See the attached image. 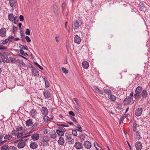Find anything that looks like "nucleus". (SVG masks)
Segmentation results:
<instances>
[{
  "instance_id": "nucleus-42",
  "label": "nucleus",
  "mask_w": 150,
  "mask_h": 150,
  "mask_svg": "<svg viewBox=\"0 0 150 150\" xmlns=\"http://www.w3.org/2000/svg\"><path fill=\"white\" fill-rule=\"evenodd\" d=\"M68 142L69 144H73L74 142V139H72L71 138H70V139L68 140Z\"/></svg>"
},
{
  "instance_id": "nucleus-7",
  "label": "nucleus",
  "mask_w": 150,
  "mask_h": 150,
  "mask_svg": "<svg viewBox=\"0 0 150 150\" xmlns=\"http://www.w3.org/2000/svg\"><path fill=\"white\" fill-rule=\"evenodd\" d=\"M6 31L4 28H2L0 29V35L2 37L6 36Z\"/></svg>"
},
{
  "instance_id": "nucleus-41",
  "label": "nucleus",
  "mask_w": 150,
  "mask_h": 150,
  "mask_svg": "<svg viewBox=\"0 0 150 150\" xmlns=\"http://www.w3.org/2000/svg\"><path fill=\"white\" fill-rule=\"evenodd\" d=\"M19 47L20 49H24L25 50H28V48L26 47H25L23 45H19Z\"/></svg>"
},
{
  "instance_id": "nucleus-35",
  "label": "nucleus",
  "mask_w": 150,
  "mask_h": 150,
  "mask_svg": "<svg viewBox=\"0 0 150 150\" xmlns=\"http://www.w3.org/2000/svg\"><path fill=\"white\" fill-rule=\"evenodd\" d=\"M104 93H106V94H108V96H109L110 94H111L112 93L111 91L110 90L107 88L104 89Z\"/></svg>"
},
{
  "instance_id": "nucleus-53",
  "label": "nucleus",
  "mask_w": 150,
  "mask_h": 150,
  "mask_svg": "<svg viewBox=\"0 0 150 150\" xmlns=\"http://www.w3.org/2000/svg\"><path fill=\"white\" fill-rule=\"evenodd\" d=\"M95 146L96 148L97 149L99 147H101L99 145L96 143L94 142L93 144Z\"/></svg>"
},
{
  "instance_id": "nucleus-37",
  "label": "nucleus",
  "mask_w": 150,
  "mask_h": 150,
  "mask_svg": "<svg viewBox=\"0 0 150 150\" xmlns=\"http://www.w3.org/2000/svg\"><path fill=\"white\" fill-rule=\"evenodd\" d=\"M10 61L12 63H15L17 62L16 59L14 57H10Z\"/></svg>"
},
{
  "instance_id": "nucleus-43",
  "label": "nucleus",
  "mask_w": 150,
  "mask_h": 150,
  "mask_svg": "<svg viewBox=\"0 0 150 150\" xmlns=\"http://www.w3.org/2000/svg\"><path fill=\"white\" fill-rule=\"evenodd\" d=\"M71 134H65V136L66 137V139L67 140H69V139H70V138H71Z\"/></svg>"
},
{
  "instance_id": "nucleus-50",
  "label": "nucleus",
  "mask_w": 150,
  "mask_h": 150,
  "mask_svg": "<svg viewBox=\"0 0 150 150\" xmlns=\"http://www.w3.org/2000/svg\"><path fill=\"white\" fill-rule=\"evenodd\" d=\"M62 71L65 74H67L68 73V70L63 67L62 68Z\"/></svg>"
},
{
  "instance_id": "nucleus-14",
  "label": "nucleus",
  "mask_w": 150,
  "mask_h": 150,
  "mask_svg": "<svg viewBox=\"0 0 150 150\" xmlns=\"http://www.w3.org/2000/svg\"><path fill=\"white\" fill-rule=\"evenodd\" d=\"M81 41L80 37L78 35H76L74 38V42L79 44Z\"/></svg>"
},
{
  "instance_id": "nucleus-63",
  "label": "nucleus",
  "mask_w": 150,
  "mask_h": 150,
  "mask_svg": "<svg viewBox=\"0 0 150 150\" xmlns=\"http://www.w3.org/2000/svg\"><path fill=\"white\" fill-rule=\"evenodd\" d=\"M125 116H122L121 117L120 119V122H122L123 120H124V118H125Z\"/></svg>"
},
{
  "instance_id": "nucleus-47",
  "label": "nucleus",
  "mask_w": 150,
  "mask_h": 150,
  "mask_svg": "<svg viewBox=\"0 0 150 150\" xmlns=\"http://www.w3.org/2000/svg\"><path fill=\"white\" fill-rule=\"evenodd\" d=\"M34 63L41 70H43V67L40 65L37 62H34Z\"/></svg>"
},
{
  "instance_id": "nucleus-61",
  "label": "nucleus",
  "mask_w": 150,
  "mask_h": 150,
  "mask_svg": "<svg viewBox=\"0 0 150 150\" xmlns=\"http://www.w3.org/2000/svg\"><path fill=\"white\" fill-rule=\"evenodd\" d=\"M8 41V39H6L4 40L3 41L2 43L3 44H5L7 43Z\"/></svg>"
},
{
  "instance_id": "nucleus-25",
  "label": "nucleus",
  "mask_w": 150,
  "mask_h": 150,
  "mask_svg": "<svg viewBox=\"0 0 150 150\" xmlns=\"http://www.w3.org/2000/svg\"><path fill=\"white\" fill-rule=\"evenodd\" d=\"M83 67L85 69H87L89 67L88 63L87 61H84L82 63Z\"/></svg>"
},
{
  "instance_id": "nucleus-34",
  "label": "nucleus",
  "mask_w": 150,
  "mask_h": 150,
  "mask_svg": "<svg viewBox=\"0 0 150 150\" xmlns=\"http://www.w3.org/2000/svg\"><path fill=\"white\" fill-rule=\"evenodd\" d=\"M79 137L81 140V141L82 142L85 139V136L83 134H81L79 136Z\"/></svg>"
},
{
  "instance_id": "nucleus-49",
  "label": "nucleus",
  "mask_w": 150,
  "mask_h": 150,
  "mask_svg": "<svg viewBox=\"0 0 150 150\" xmlns=\"http://www.w3.org/2000/svg\"><path fill=\"white\" fill-rule=\"evenodd\" d=\"M69 118L71 120H72L73 121H74V122H75V123H77V121H76V118L75 117L70 116L69 117Z\"/></svg>"
},
{
  "instance_id": "nucleus-57",
  "label": "nucleus",
  "mask_w": 150,
  "mask_h": 150,
  "mask_svg": "<svg viewBox=\"0 0 150 150\" xmlns=\"http://www.w3.org/2000/svg\"><path fill=\"white\" fill-rule=\"evenodd\" d=\"M69 115L72 116H74L75 115V114L74 113V112H73L72 111H69Z\"/></svg>"
},
{
  "instance_id": "nucleus-26",
  "label": "nucleus",
  "mask_w": 150,
  "mask_h": 150,
  "mask_svg": "<svg viewBox=\"0 0 150 150\" xmlns=\"http://www.w3.org/2000/svg\"><path fill=\"white\" fill-rule=\"evenodd\" d=\"M33 125V122L31 119L27 120L26 122V125L27 126H30Z\"/></svg>"
},
{
  "instance_id": "nucleus-24",
  "label": "nucleus",
  "mask_w": 150,
  "mask_h": 150,
  "mask_svg": "<svg viewBox=\"0 0 150 150\" xmlns=\"http://www.w3.org/2000/svg\"><path fill=\"white\" fill-rule=\"evenodd\" d=\"M142 96L143 98H146L147 96V93L146 90H143L142 92Z\"/></svg>"
},
{
  "instance_id": "nucleus-20",
  "label": "nucleus",
  "mask_w": 150,
  "mask_h": 150,
  "mask_svg": "<svg viewBox=\"0 0 150 150\" xmlns=\"http://www.w3.org/2000/svg\"><path fill=\"white\" fill-rule=\"evenodd\" d=\"M50 137L52 139H55L57 136L56 132L54 131H51L50 133Z\"/></svg>"
},
{
  "instance_id": "nucleus-16",
  "label": "nucleus",
  "mask_w": 150,
  "mask_h": 150,
  "mask_svg": "<svg viewBox=\"0 0 150 150\" xmlns=\"http://www.w3.org/2000/svg\"><path fill=\"white\" fill-rule=\"evenodd\" d=\"M93 88L96 92L99 93L102 95L103 94V91L100 90L98 87L96 86H93Z\"/></svg>"
},
{
  "instance_id": "nucleus-1",
  "label": "nucleus",
  "mask_w": 150,
  "mask_h": 150,
  "mask_svg": "<svg viewBox=\"0 0 150 150\" xmlns=\"http://www.w3.org/2000/svg\"><path fill=\"white\" fill-rule=\"evenodd\" d=\"M83 24V21L79 20L74 21L72 27L74 30L78 29L79 27L81 26Z\"/></svg>"
},
{
  "instance_id": "nucleus-29",
  "label": "nucleus",
  "mask_w": 150,
  "mask_h": 150,
  "mask_svg": "<svg viewBox=\"0 0 150 150\" xmlns=\"http://www.w3.org/2000/svg\"><path fill=\"white\" fill-rule=\"evenodd\" d=\"M14 16L13 13H9L8 15V19L11 21H13L14 20Z\"/></svg>"
},
{
  "instance_id": "nucleus-3",
  "label": "nucleus",
  "mask_w": 150,
  "mask_h": 150,
  "mask_svg": "<svg viewBox=\"0 0 150 150\" xmlns=\"http://www.w3.org/2000/svg\"><path fill=\"white\" fill-rule=\"evenodd\" d=\"M64 130L62 127H58L56 130V132L58 135L60 137L63 136L64 134Z\"/></svg>"
},
{
  "instance_id": "nucleus-33",
  "label": "nucleus",
  "mask_w": 150,
  "mask_h": 150,
  "mask_svg": "<svg viewBox=\"0 0 150 150\" xmlns=\"http://www.w3.org/2000/svg\"><path fill=\"white\" fill-rule=\"evenodd\" d=\"M109 98L112 101L114 102L116 99V97L113 95H110Z\"/></svg>"
},
{
  "instance_id": "nucleus-56",
  "label": "nucleus",
  "mask_w": 150,
  "mask_h": 150,
  "mask_svg": "<svg viewBox=\"0 0 150 150\" xmlns=\"http://www.w3.org/2000/svg\"><path fill=\"white\" fill-rule=\"evenodd\" d=\"M38 125V123L37 122H35V123L32 126V129H34V128L36 127Z\"/></svg>"
},
{
  "instance_id": "nucleus-59",
  "label": "nucleus",
  "mask_w": 150,
  "mask_h": 150,
  "mask_svg": "<svg viewBox=\"0 0 150 150\" xmlns=\"http://www.w3.org/2000/svg\"><path fill=\"white\" fill-rule=\"evenodd\" d=\"M21 38H24L25 37L24 33L22 31V30H21Z\"/></svg>"
},
{
  "instance_id": "nucleus-19",
  "label": "nucleus",
  "mask_w": 150,
  "mask_h": 150,
  "mask_svg": "<svg viewBox=\"0 0 150 150\" xmlns=\"http://www.w3.org/2000/svg\"><path fill=\"white\" fill-rule=\"evenodd\" d=\"M26 146V143L25 142H19L17 145V147L19 149L23 148Z\"/></svg>"
},
{
  "instance_id": "nucleus-27",
  "label": "nucleus",
  "mask_w": 150,
  "mask_h": 150,
  "mask_svg": "<svg viewBox=\"0 0 150 150\" xmlns=\"http://www.w3.org/2000/svg\"><path fill=\"white\" fill-rule=\"evenodd\" d=\"M9 147L8 145L7 144H4L0 147L1 150H7L8 149Z\"/></svg>"
},
{
  "instance_id": "nucleus-8",
  "label": "nucleus",
  "mask_w": 150,
  "mask_h": 150,
  "mask_svg": "<svg viewBox=\"0 0 150 150\" xmlns=\"http://www.w3.org/2000/svg\"><path fill=\"white\" fill-rule=\"evenodd\" d=\"M83 145L87 149H89L91 147V143L88 141H85L84 142Z\"/></svg>"
},
{
  "instance_id": "nucleus-18",
  "label": "nucleus",
  "mask_w": 150,
  "mask_h": 150,
  "mask_svg": "<svg viewBox=\"0 0 150 150\" xmlns=\"http://www.w3.org/2000/svg\"><path fill=\"white\" fill-rule=\"evenodd\" d=\"M41 112L42 114L45 115H47L48 112V109L45 107H42Z\"/></svg>"
},
{
  "instance_id": "nucleus-23",
  "label": "nucleus",
  "mask_w": 150,
  "mask_h": 150,
  "mask_svg": "<svg viewBox=\"0 0 150 150\" xmlns=\"http://www.w3.org/2000/svg\"><path fill=\"white\" fill-rule=\"evenodd\" d=\"M64 139L61 137L59 138V139L57 141L59 144L60 145H63L64 143Z\"/></svg>"
},
{
  "instance_id": "nucleus-45",
  "label": "nucleus",
  "mask_w": 150,
  "mask_h": 150,
  "mask_svg": "<svg viewBox=\"0 0 150 150\" xmlns=\"http://www.w3.org/2000/svg\"><path fill=\"white\" fill-rule=\"evenodd\" d=\"M23 135V132H18L17 134V137L18 138H20L22 137Z\"/></svg>"
},
{
  "instance_id": "nucleus-11",
  "label": "nucleus",
  "mask_w": 150,
  "mask_h": 150,
  "mask_svg": "<svg viewBox=\"0 0 150 150\" xmlns=\"http://www.w3.org/2000/svg\"><path fill=\"white\" fill-rule=\"evenodd\" d=\"M135 147L137 150H141L142 147L141 143L139 142H137L135 144Z\"/></svg>"
},
{
  "instance_id": "nucleus-44",
  "label": "nucleus",
  "mask_w": 150,
  "mask_h": 150,
  "mask_svg": "<svg viewBox=\"0 0 150 150\" xmlns=\"http://www.w3.org/2000/svg\"><path fill=\"white\" fill-rule=\"evenodd\" d=\"M13 21V23L14 24H17V22L19 21V20L17 18V16L14 17Z\"/></svg>"
},
{
  "instance_id": "nucleus-58",
  "label": "nucleus",
  "mask_w": 150,
  "mask_h": 150,
  "mask_svg": "<svg viewBox=\"0 0 150 150\" xmlns=\"http://www.w3.org/2000/svg\"><path fill=\"white\" fill-rule=\"evenodd\" d=\"M76 127L78 129H76L78 131H79L81 132H82V130H81V129H82V128L81 127L77 126Z\"/></svg>"
},
{
  "instance_id": "nucleus-39",
  "label": "nucleus",
  "mask_w": 150,
  "mask_h": 150,
  "mask_svg": "<svg viewBox=\"0 0 150 150\" xmlns=\"http://www.w3.org/2000/svg\"><path fill=\"white\" fill-rule=\"evenodd\" d=\"M8 150H18L16 147L13 146H10Z\"/></svg>"
},
{
  "instance_id": "nucleus-6",
  "label": "nucleus",
  "mask_w": 150,
  "mask_h": 150,
  "mask_svg": "<svg viewBox=\"0 0 150 150\" xmlns=\"http://www.w3.org/2000/svg\"><path fill=\"white\" fill-rule=\"evenodd\" d=\"M53 9L54 13L56 15H59L58 12V7L56 2H54L53 5Z\"/></svg>"
},
{
  "instance_id": "nucleus-15",
  "label": "nucleus",
  "mask_w": 150,
  "mask_h": 150,
  "mask_svg": "<svg viewBox=\"0 0 150 150\" xmlns=\"http://www.w3.org/2000/svg\"><path fill=\"white\" fill-rule=\"evenodd\" d=\"M39 134L35 133L33 134L31 136V138L34 141L38 140L39 138Z\"/></svg>"
},
{
  "instance_id": "nucleus-64",
  "label": "nucleus",
  "mask_w": 150,
  "mask_h": 150,
  "mask_svg": "<svg viewBox=\"0 0 150 150\" xmlns=\"http://www.w3.org/2000/svg\"><path fill=\"white\" fill-rule=\"evenodd\" d=\"M17 27H16L14 26H13V32H14L16 31L17 30Z\"/></svg>"
},
{
  "instance_id": "nucleus-21",
  "label": "nucleus",
  "mask_w": 150,
  "mask_h": 150,
  "mask_svg": "<svg viewBox=\"0 0 150 150\" xmlns=\"http://www.w3.org/2000/svg\"><path fill=\"white\" fill-rule=\"evenodd\" d=\"M66 47L67 50V53L69 52V50L71 49V45L68 40L66 41Z\"/></svg>"
},
{
  "instance_id": "nucleus-36",
  "label": "nucleus",
  "mask_w": 150,
  "mask_h": 150,
  "mask_svg": "<svg viewBox=\"0 0 150 150\" xmlns=\"http://www.w3.org/2000/svg\"><path fill=\"white\" fill-rule=\"evenodd\" d=\"M136 135L138 140L142 138L140 136V132L139 131L137 132L136 133Z\"/></svg>"
},
{
  "instance_id": "nucleus-38",
  "label": "nucleus",
  "mask_w": 150,
  "mask_h": 150,
  "mask_svg": "<svg viewBox=\"0 0 150 150\" xmlns=\"http://www.w3.org/2000/svg\"><path fill=\"white\" fill-rule=\"evenodd\" d=\"M18 132V130L14 129L11 132V134L13 135H14L17 136Z\"/></svg>"
},
{
  "instance_id": "nucleus-4",
  "label": "nucleus",
  "mask_w": 150,
  "mask_h": 150,
  "mask_svg": "<svg viewBox=\"0 0 150 150\" xmlns=\"http://www.w3.org/2000/svg\"><path fill=\"white\" fill-rule=\"evenodd\" d=\"M0 58L2 62L4 63L10 62V60L8 59V57L6 55L2 54L1 55Z\"/></svg>"
},
{
  "instance_id": "nucleus-17",
  "label": "nucleus",
  "mask_w": 150,
  "mask_h": 150,
  "mask_svg": "<svg viewBox=\"0 0 150 150\" xmlns=\"http://www.w3.org/2000/svg\"><path fill=\"white\" fill-rule=\"evenodd\" d=\"M30 146L32 149H35L38 147V145L36 142H33L30 143Z\"/></svg>"
},
{
  "instance_id": "nucleus-48",
  "label": "nucleus",
  "mask_w": 150,
  "mask_h": 150,
  "mask_svg": "<svg viewBox=\"0 0 150 150\" xmlns=\"http://www.w3.org/2000/svg\"><path fill=\"white\" fill-rule=\"evenodd\" d=\"M7 39L8 40V41L12 42V40H13L14 37L12 36H9L7 38Z\"/></svg>"
},
{
  "instance_id": "nucleus-46",
  "label": "nucleus",
  "mask_w": 150,
  "mask_h": 150,
  "mask_svg": "<svg viewBox=\"0 0 150 150\" xmlns=\"http://www.w3.org/2000/svg\"><path fill=\"white\" fill-rule=\"evenodd\" d=\"M44 82L45 83V86L46 87L48 88L49 86V83L47 80H45V78H43Z\"/></svg>"
},
{
  "instance_id": "nucleus-62",
  "label": "nucleus",
  "mask_w": 150,
  "mask_h": 150,
  "mask_svg": "<svg viewBox=\"0 0 150 150\" xmlns=\"http://www.w3.org/2000/svg\"><path fill=\"white\" fill-rule=\"evenodd\" d=\"M22 129L23 128L22 127H20L19 126H18V128L16 130H18V132H19V131H21L22 130Z\"/></svg>"
},
{
  "instance_id": "nucleus-32",
  "label": "nucleus",
  "mask_w": 150,
  "mask_h": 150,
  "mask_svg": "<svg viewBox=\"0 0 150 150\" xmlns=\"http://www.w3.org/2000/svg\"><path fill=\"white\" fill-rule=\"evenodd\" d=\"M31 115L33 117L35 116L36 114V111L35 109H32L30 112Z\"/></svg>"
},
{
  "instance_id": "nucleus-40",
  "label": "nucleus",
  "mask_w": 150,
  "mask_h": 150,
  "mask_svg": "<svg viewBox=\"0 0 150 150\" xmlns=\"http://www.w3.org/2000/svg\"><path fill=\"white\" fill-rule=\"evenodd\" d=\"M49 117L47 115H45L44 116L43 120L45 122H47L48 121H49Z\"/></svg>"
},
{
  "instance_id": "nucleus-31",
  "label": "nucleus",
  "mask_w": 150,
  "mask_h": 150,
  "mask_svg": "<svg viewBox=\"0 0 150 150\" xmlns=\"http://www.w3.org/2000/svg\"><path fill=\"white\" fill-rule=\"evenodd\" d=\"M49 140L45 138H43L41 144H43L44 146L46 145L49 142Z\"/></svg>"
},
{
  "instance_id": "nucleus-51",
  "label": "nucleus",
  "mask_w": 150,
  "mask_h": 150,
  "mask_svg": "<svg viewBox=\"0 0 150 150\" xmlns=\"http://www.w3.org/2000/svg\"><path fill=\"white\" fill-rule=\"evenodd\" d=\"M72 133L74 136H76L77 135V133L76 131L75 130H72Z\"/></svg>"
},
{
  "instance_id": "nucleus-5",
  "label": "nucleus",
  "mask_w": 150,
  "mask_h": 150,
  "mask_svg": "<svg viewBox=\"0 0 150 150\" xmlns=\"http://www.w3.org/2000/svg\"><path fill=\"white\" fill-rule=\"evenodd\" d=\"M143 109L141 108H139L136 109L135 111V115L137 117L140 116L143 112Z\"/></svg>"
},
{
  "instance_id": "nucleus-9",
  "label": "nucleus",
  "mask_w": 150,
  "mask_h": 150,
  "mask_svg": "<svg viewBox=\"0 0 150 150\" xmlns=\"http://www.w3.org/2000/svg\"><path fill=\"white\" fill-rule=\"evenodd\" d=\"M132 98L131 97H128L125 98L123 101V103L125 105H128L131 102Z\"/></svg>"
},
{
  "instance_id": "nucleus-55",
  "label": "nucleus",
  "mask_w": 150,
  "mask_h": 150,
  "mask_svg": "<svg viewBox=\"0 0 150 150\" xmlns=\"http://www.w3.org/2000/svg\"><path fill=\"white\" fill-rule=\"evenodd\" d=\"M25 33L26 35H29L30 34V30L29 29H27Z\"/></svg>"
},
{
  "instance_id": "nucleus-60",
  "label": "nucleus",
  "mask_w": 150,
  "mask_h": 150,
  "mask_svg": "<svg viewBox=\"0 0 150 150\" xmlns=\"http://www.w3.org/2000/svg\"><path fill=\"white\" fill-rule=\"evenodd\" d=\"M24 17L22 15H20L19 16V19L21 21H23L24 20Z\"/></svg>"
},
{
  "instance_id": "nucleus-30",
  "label": "nucleus",
  "mask_w": 150,
  "mask_h": 150,
  "mask_svg": "<svg viewBox=\"0 0 150 150\" xmlns=\"http://www.w3.org/2000/svg\"><path fill=\"white\" fill-rule=\"evenodd\" d=\"M30 135H25L24 136H23L22 137V138H23V142H25V143H26V142L28 140L29 138H28V137L29 136H30Z\"/></svg>"
},
{
  "instance_id": "nucleus-2",
  "label": "nucleus",
  "mask_w": 150,
  "mask_h": 150,
  "mask_svg": "<svg viewBox=\"0 0 150 150\" xmlns=\"http://www.w3.org/2000/svg\"><path fill=\"white\" fill-rule=\"evenodd\" d=\"M142 90V87L138 86L137 87L135 90V93L134 96V98L136 99L140 95Z\"/></svg>"
},
{
  "instance_id": "nucleus-28",
  "label": "nucleus",
  "mask_w": 150,
  "mask_h": 150,
  "mask_svg": "<svg viewBox=\"0 0 150 150\" xmlns=\"http://www.w3.org/2000/svg\"><path fill=\"white\" fill-rule=\"evenodd\" d=\"M12 137V136L11 134H7L4 137V139L9 140H11Z\"/></svg>"
},
{
  "instance_id": "nucleus-10",
  "label": "nucleus",
  "mask_w": 150,
  "mask_h": 150,
  "mask_svg": "<svg viewBox=\"0 0 150 150\" xmlns=\"http://www.w3.org/2000/svg\"><path fill=\"white\" fill-rule=\"evenodd\" d=\"M43 94L45 98H48L51 96L50 93L47 90L45 89L44 91Z\"/></svg>"
},
{
  "instance_id": "nucleus-12",
  "label": "nucleus",
  "mask_w": 150,
  "mask_h": 150,
  "mask_svg": "<svg viewBox=\"0 0 150 150\" xmlns=\"http://www.w3.org/2000/svg\"><path fill=\"white\" fill-rule=\"evenodd\" d=\"M32 73L35 76L38 77L39 76V71L36 70L35 68L31 69Z\"/></svg>"
},
{
  "instance_id": "nucleus-52",
  "label": "nucleus",
  "mask_w": 150,
  "mask_h": 150,
  "mask_svg": "<svg viewBox=\"0 0 150 150\" xmlns=\"http://www.w3.org/2000/svg\"><path fill=\"white\" fill-rule=\"evenodd\" d=\"M4 137V134L3 131H0V138L2 139Z\"/></svg>"
},
{
  "instance_id": "nucleus-54",
  "label": "nucleus",
  "mask_w": 150,
  "mask_h": 150,
  "mask_svg": "<svg viewBox=\"0 0 150 150\" xmlns=\"http://www.w3.org/2000/svg\"><path fill=\"white\" fill-rule=\"evenodd\" d=\"M26 40L28 42H30L31 41V40L29 37L28 36H26L25 37Z\"/></svg>"
},
{
  "instance_id": "nucleus-22",
  "label": "nucleus",
  "mask_w": 150,
  "mask_h": 150,
  "mask_svg": "<svg viewBox=\"0 0 150 150\" xmlns=\"http://www.w3.org/2000/svg\"><path fill=\"white\" fill-rule=\"evenodd\" d=\"M9 3L10 5L12 7H15L17 4L16 0H10Z\"/></svg>"
},
{
  "instance_id": "nucleus-13",
  "label": "nucleus",
  "mask_w": 150,
  "mask_h": 150,
  "mask_svg": "<svg viewBox=\"0 0 150 150\" xmlns=\"http://www.w3.org/2000/svg\"><path fill=\"white\" fill-rule=\"evenodd\" d=\"M74 147L77 149H79L82 148L83 145L81 143L79 142H76L74 144Z\"/></svg>"
}]
</instances>
